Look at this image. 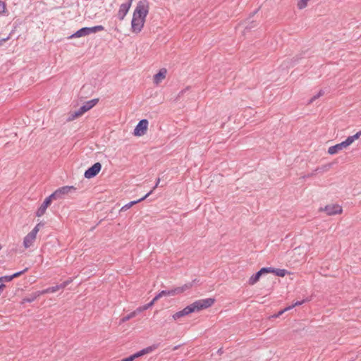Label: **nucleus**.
Masks as SVG:
<instances>
[{
  "mask_svg": "<svg viewBox=\"0 0 361 361\" xmlns=\"http://www.w3.org/2000/svg\"><path fill=\"white\" fill-rule=\"evenodd\" d=\"M323 94H324V91L322 90L317 93V95L319 96V97H320Z\"/></svg>",
  "mask_w": 361,
  "mask_h": 361,
  "instance_id": "37",
  "label": "nucleus"
},
{
  "mask_svg": "<svg viewBox=\"0 0 361 361\" xmlns=\"http://www.w3.org/2000/svg\"><path fill=\"white\" fill-rule=\"evenodd\" d=\"M276 276L283 277L287 273L286 269H274V272Z\"/></svg>",
  "mask_w": 361,
  "mask_h": 361,
  "instance_id": "23",
  "label": "nucleus"
},
{
  "mask_svg": "<svg viewBox=\"0 0 361 361\" xmlns=\"http://www.w3.org/2000/svg\"><path fill=\"white\" fill-rule=\"evenodd\" d=\"M40 295H41V294H40L39 291H37V292L32 293V295H30L29 297L24 298L23 300H24V302H32L34 300H35Z\"/></svg>",
  "mask_w": 361,
  "mask_h": 361,
  "instance_id": "19",
  "label": "nucleus"
},
{
  "mask_svg": "<svg viewBox=\"0 0 361 361\" xmlns=\"http://www.w3.org/2000/svg\"><path fill=\"white\" fill-rule=\"evenodd\" d=\"M75 191L76 188L74 186H63L55 190L51 195V197H53L54 200L64 199L69 194L74 193Z\"/></svg>",
  "mask_w": 361,
  "mask_h": 361,
  "instance_id": "5",
  "label": "nucleus"
},
{
  "mask_svg": "<svg viewBox=\"0 0 361 361\" xmlns=\"http://www.w3.org/2000/svg\"><path fill=\"white\" fill-rule=\"evenodd\" d=\"M104 27L102 25H96L91 27H87L89 35L96 33L99 31L104 30Z\"/></svg>",
  "mask_w": 361,
  "mask_h": 361,
  "instance_id": "21",
  "label": "nucleus"
},
{
  "mask_svg": "<svg viewBox=\"0 0 361 361\" xmlns=\"http://www.w3.org/2000/svg\"><path fill=\"white\" fill-rule=\"evenodd\" d=\"M73 281L72 279H69L62 283L58 285L59 290L65 288L67 286H68Z\"/></svg>",
  "mask_w": 361,
  "mask_h": 361,
  "instance_id": "25",
  "label": "nucleus"
},
{
  "mask_svg": "<svg viewBox=\"0 0 361 361\" xmlns=\"http://www.w3.org/2000/svg\"><path fill=\"white\" fill-rule=\"evenodd\" d=\"M137 357L135 356V354H133L128 357H126L123 359L121 361H133Z\"/></svg>",
  "mask_w": 361,
  "mask_h": 361,
  "instance_id": "31",
  "label": "nucleus"
},
{
  "mask_svg": "<svg viewBox=\"0 0 361 361\" xmlns=\"http://www.w3.org/2000/svg\"><path fill=\"white\" fill-rule=\"evenodd\" d=\"M148 126V121L146 119H142L140 121V122L136 126L134 129V135L136 136H142L144 135L147 130Z\"/></svg>",
  "mask_w": 361,
  "mask_h": 361,
  "instance_id": "6",
  "label": "nucleus"
},
{
  "mask_svg": "<svg viewBox=\"0 0 361 361\" xmlns=\"http://www.w3.org/2000/svg\"><path fill=\"white\" fill-rule=\"evenodd\" d=\"M261 276H262V274H261V273H259V271H257L256 274H253L249 279V284L254 285L255 283H256L259 281Z\"/></svg>",
  "mask_w": 361,
  "mask_h": 361,
  "instance_id": "20",
  "label": "nucleus"
},
{
  "mask_svg": "<svg viewBox=\"0 0 361 361\" xmlns=\"http://www.w3.org/2000/svg\"><path fill=\"white\" fill-rule=\"evenodd\" d=\"M98 102V99H93L86 102L78 111H75L70 116L68 121H73L76 118L82 116L84 113L94 107L97 104Z\"/></svg>",
  "mask_w": 361,
  "mask_h": 361,
  "instance_id": "4",
  "label": "nucleus"
},
{
  "mask_svg": "<svg viewBox=\"0 0 361 361\" xmlns=\"http://www.w3.org/2000/svg\"><path fill=\"white\" fill-rule=\"evenodd\" d=\"M149 5L147 0L140 1L133 12L131 21L133 32L139 33L143 28L146 17L149 13Z\"/></svg>",
  "mask_w": 361,
  "mask_h": 361,
  "instance_id": "1",
  "label": "nucleus"
},
{
  "mask_svg": "<svg viewBox=\"0 0 361 361\" xmlns=\"http://www.w3.org/2000/svg\"><path fill=\"white\" fill-rule=\"evenodd\" d=\"M157 300H155V297H154V298H153V300H152L150 302H149V303H147V304H146V305H143V308H142V309H145V310H147V309H149V307H151L154 304V302H155Z\"/></svg>",
  "mask_w": 361,
  "mask_h": 361,
  "instance_id": "27",
  "label": "nucleus"
},
{
  "mask_svg": "<svg viewBox=\"0 0 361 361\" xmlns=\"http://www.w3.org/2000/svg\"><path fill=\"white\" fill-rule=\"evenodd\" d=\"M4 283H5L4 279V277H3V276H1V277H0V283H1V284H4Z\"/></svg>",
  "mask_w": 361,
  "mask_h": 361,
  "instance_id": "38",
  "label": "nucleus"
},
{
  "mask_svg": "<svg viewBox=\"0 0 361 361\" xmlns=\"http://www.w3.org/2000/svg\"><path fill=\"white\" fill-rule=\"evenodd\" d=\"M10 38V36H8L6 38H2L0 39V46L2 45V44L5 42H6L7 40H8Z\"/></svg>",
  "mask_w": 361,
  "mask_h": 361,
  "instance_id": "34",
  "label": "nucleus"
},
{
  "mask_svg": "<svg viewBox=\"0 0 361 361\" xmlns=\"http://www.w3.org/2000/svg\"><path fill=\"white\" fill-rule=\"evenodd\" d=\"M319 98V96L317 95V94L314 96H313L311 99L310 100V103H312L314 100H316L317 99Z\"/></svg>",
  "mask_w": 361,
  "mask_h": 361,
  "instance_id": "35",
  "label": "nucleus"
},
{
  "mask_svg": "<svg viewBox=\"0 0 361 361\" xmlns=\"http://www.w3.org/2000/svg\"><path fill=\"white\" fill-rule=\"evenodd\" d=\"M320 211L325 212L327 215H336L342 213V207L338 204H328L324 208H321Z\"/></svg>",
  "mask_w": 361,
  "mask_h": 361,
  "instance_id": "8",
  "label": "nucleus"
},
{
  "mask_svg": "<svg viewBox=\"0 0 361 361\" xmlns=\"http://www.w3.org/2000/svg\"><path fill=\"white\" fill-rule=\"evenodd\" d=\"M3 277H4V279L5 282H9V281L13 280V277L11 276V275H10V276H4Z\"/></svg>",
  "mask_w": 361,
  "mask_h": 361,
  "instance_id": "33",
  "label": "nucleus"
},
{
  "mask_svg": "<svg viewBox=\"0 0 361 361\" xmlns=\"http://www.w3.org/2000/svg\"><path fill=\"white\" fill-rule=\"evenodd\" d=\"M157 348V346L155 345H152V346H149L146 348H144L141 350H140L139 352L135 353V356L137 357H141L145 354H148V353H152L153 350H154L155 349Z\"/></svg>",
  "mask_w": 361,
  "mask_h": 361,
  "instance_id": "17",
  "label": "nucleus"
},
{
  "mask_svg": "<svg viewBox=\"0 0 361 361\" xmlns=\"http://www.w3.org/2000/svg\"><path fill=\"white\" fill-rule=\"evenodd\" d=\"M89 35L87 27H82L78 31H76L74 34L71 35V38H77V37H81L84 36Z\"/></svg>",
  "mask_w": 361,
  "mask_h": 361,
  "instance_id": "16",
  "label": "nucleus"
},
{
  "mask_svg": "<svg viewBox=\"0 0 361 361\" xmlns=\"http://www.w3.org/2000/svg\"><path fill=\"white\" fill-rule=\"evenodd\" d=\"M36 239V237L33 235L28 233L23 239V245L25 248H28L30 246L32 245L35 240Z\"/></svg>",
  "mask_w": 361,
  "mask_h": 361,
  "instance_id": "14",
  "label": "nucleus"
},
{
  "mask_svg": "<svg viewBox=\"0 0 361 361\" xmlns=\"http://www.w3.org/2000/svg\"><path fill=\"white\" fill-rule=\"evenodd\" d=\"M345 145L343 144V142H341V143H338V144H336L334 146H331L330 147L329 149H328V153L329 154H336L338 153V152L343 150V149H345Z\"/></svg>",
  "mask_w": 361,
  "mask_h": 361,
  "instance_id": "12",
  "label": "nucleus"
},
{
  "mask_svg": "<svg viewBox=\"0 0 361 361\" xmlns=\"http://www.w3.org/2000/svg\"><path fill=\"white\" fill-rule=\"evenodd\" d=\"M27 269H28L27 268H25L23 271H18V272H16V273L12 274L11 276L13 277V279L16 278V277H18V276H21L23 274L26 272L27 271Z\"/></svg>",
  "mask_w": 361,
  "mask_h": 361,
  "instance_id": "28",
  "label": "nucleus"
},
{
  "mask_svg": "<svg viewBox=\"0 0 361 361\" xmlns=\"http://www.w3.org/2000/svg\"><path fill=\"white\" fill-rule=\"evenodd\" d=\"M214 302L213 298H206L198 300L185 307L183 310L176 312L173 314L172 317L174 320H177L183 317L188 315L189 314L195 312H199L202 310L211 307Z\"/></svg>",
  "mask_w": 361,
  "mask_h": 361,
  "instance_id": "2",
  "label": "nucleus"
},
{
  "mask_svg": "<svg viewBox=\"0 0 361 361\" xmlns=\"http://www.w3.org/2000/svg\"><path fill=\"white\" fill-rule=\"evenodd\" d=\"M304 302V300H302V301H297L295 302L293 305H292L291 306H289V307H287L286 308H285L284 310L280 311L278 314V316L282 314L284 312L287 311V310H289L290 309H292L293 307H295V306H298V305H302V303Z\"/></svg>",
  "mask_w": 361,
  "mask_h": 361,
  "instance_id": "22",
  "label": "nucleus"
},
{
  "mask_svg": "<svg viewBox=\"0 0 361 361\" xmlns=\"http://www.w3.org/2000/svg\"><path fill=\"white\" fill-rule=\"evenodd\" d=\"M142 308H143V306H141V307H137L135 311H133L134 312H135V315H137V314L145 310V309H142Z\"/></svg>",
  "mask_w": 361,
  "mask_h": 361,
  "instance_id": "32",
  "label": "nucleus"
},
{
  "mask_svg": "<svg viewBox=\"0 0 361 361\" xmlns=\"http://www.w3.org/2000/svg\"><path fill=\"white\" fill-rule=\"evenodd\" d=\"M53 200L54 199L53 197H51V195L49 197H47L36 212V216L39 217L43 216L45 214L47 207L51 204Z\"/></svg>",
  "mask_w": 361,
  "mask_h": 361,
  "instance_id": "10",
  "label": "nucleus"
},
{
  "mask_svg": "<svg viewBox=\"0 0 361 361\" xmlns=\"http://www.w3.org/2000/svg\"><path fill=\"white\" fill-rule=\"evenodd\" d=\"M152 193V190H150L147 194H146L144 197H142V198L137 200H135V201H131L130 202H128V204H125L123 207H122L121 211H126L128 209H130L132 206H133L134 204L145 200L149 195H151Z\"/></svg>",
  "mask_w": 361,
  "mask_h": 361,
  "instance_id": "13",
  "label": "nucleus"
},
{
  "mask_svg": "<svg viewBox=\"0 0 361 361\" xmlns=\"http://www.w3.org/2000/svg\"><path fill=\"white\" fill-rule=\"evenodd\" d=\"M39 224H37L29 233L33 235L34 236H37V234L39 231Z\"/></svg>",
  "mask_w": 361,
  "mask_h": 361,
  "instance_id": "29",
  "label": "nucleus"
},
{
  "mask_svg": "<svg viewBox=\"0 0 361 361\" xmlns=\"http://www.w3.org/2000/svg\"><path fill=\"white\" fill-rule=\"evenodd\" d=\"M259 271V273H261L262 275L265 274V273H273L274 272V268L264 267V268L261 269Z\"/></svg>",
  "mask_w": 361,
  "mask_h": 361,
  "instance_id": "26",
  "label": "nucleus"
},
{
  "mask_svg": "<svg viewBox=\"0 0 361 361\" xmlns=\"http://www.w3.org/2000/svg\"><path fill=\"white\" fill-rule=\"evenodd\" d=\"M185 91H186V90H182V91L179 93L178 96H179V97H180V95H181V94H183Z\"/></svg>",
  "mask_w": 361,
  "mask_h": 361,
  "instance_id": "39",
  "label": "nucleus"
},
{
  "mask_svg": "<svg viewBox=\"0 0 361 361\" xmlns=\"http://www.w3.org/2000/svg\"><path fill=\"white\" fill-rule=\"evenodd\" d=\"M132 1L133 0H128L127 2L122 4L120 6L117 13V17L120 20H123L124 19L131 6Z\"/></svg>",
  "mask_w": 361,
  "mask_h": 361,
  "instance_id": "9",
  "label": "nucleus"
},
{
  "mask_svg": "<svg viewBox=\"0 0 361 361\" xmlns=\"http://www.w3.org/2000/svg\"><path fill=\"white\" fill-rule=\"evenodd\" d=\"M101 169L102 164L99 162H97L85 171L84 176L86 178H92L99 173V172L101 171Z\"/></svg>",
  "mask_w": 361,
  "mask_h": 361,
  "instance_id": "7",
  "label": "nucleus"
},
{
  "mask_svg": "<svg viewBox=\"0 0 361 361\" xmlns=\"http://www.w3.org/2000/svg\"><path fill=\"white\" fill-rule=\"evenodd\" d=\"M167 71L166 68H161L154 75V82L158 85L162 80L166 78Z\"/></svg>",
  "mask_w": 361,
  "mask_h": 361,
  "instance_id": "11",
  "label": "nucleus"
},
{
  "mask_svg": "<svg viewBox=\"0 0 361 361\" xmlns=\"http://www.w3.org/2000/svg\"><path fill=\"white\" fill-rule=\"evenodd\" d=\"M361 136V130L358 131L357 133L352 136H349L346 138L345 140L343 141V144L345 145V147L347 148L348 146H350L355 140L360 138Z\"/></svg>",
  "mask_w": 361,
  "mask_h": 361,
  "instance_id": "15",
  "label": "nucleus"
},
{
  "mask_svg": "<svg viewBox=\"0 0 361 361\" xmlns=\"http://www.w3.org/2000/svg\"><path fill=\"white\" fill-rule=\"evenodd\" d=\"M178 346H175V347L173 348V350H175L178 349Z\"/></svg>",
  "mask_w": 361,
  "mask_h": 361,
  "instance_id": "40",
  "label": "nucleus"
},
{
  "mask_svg": "<svg viewBox=\"0 0 361 361\" xmlns=\"http://www.w3.org/2000/svg\"><path fill=\"white\" fill-rule=\"evenodd\" d=\"M6 4L4 1H0V13H5Z\"/></svg>",
  "mask_w": 361,
  "mask_h": 361,
  "instance_id": "30",
  "label": "nucleus"
},
{
  "mask_svg": "<svg viewBox=\"0 0 361 361\" xmlns=\"http://www.w3.org/2000/svg\"><path fill=\"white\" fill-rule=\"evenodd\" d=\"M160 183V178H158L157 180V183H156V185L154 186V188H152V192L154 191V190H155L158 186H159V184Z\"/></svg>",
  "mask_w": 361,
  "mask_h": 361,
  "instance_id": "36",
  "label": "nucleus"
},
{
  "mask_svg": "<svg viewBox=\"0 0 361 361\" xmlns=\"http://www.w3.org/2000/svg\"><path fill=\"white\" fill-rule=\"evenodd\" d=\"M59 290V286H58V285H56V286L49 287V288L44 289L42 290H39V293L41 295H44V294H47V293H55Z\"/></svg>",
  "mask_w": 361,
  "mask_h": 361,
  "instance_id": "18",
  "label": "nucleus"
},
{
  "mask_svg": "<svg viewBox=\"0 0 361 361\" xmlns=\"http://www.w3.org/2000/svg\"><path fill=\"white\" fill-rule=\"evenodd\" d=\"M135 316H136V315H135V312H130L129 314H128V315H126V316L123 317L121 319V322H123H123H127V321L130 320V319H132V318L135 317Z\"/></svg>",
  "mask_w": 361,
  "mask_h": 361,
  "instance_id": "24",
  "label": "nucleus"
},
{
  "mask_svg": "<svg viewBox=\"0 0 361 361\" xmlns=\"http://www.w3.org/2000/svg\"><path fill=\"white\" fill-rule=\"evenodd\" d=\"M192 287V283H186L182 286L175 288L171 290H161L160 293H159L155 296V300H159V298L164 297V296H173L178 294H180L181 293H183L184 291L190 289Z\"/></svg>",
  "mask_w": 361,
  "mask_h": 361,
  "instance_id": "3",
  "label": "nucleus"
}]
</instances>
